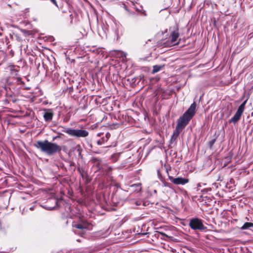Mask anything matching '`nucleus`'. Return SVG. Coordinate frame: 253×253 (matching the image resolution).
I'll return each instance as SVG.
<instances>
[{
  "mask_svg": "<svg viewBox=\"0 0 253 253\" xmlns=\"http://www.w3.org/2000/svg\"><path fill=\"white\" fill-rule=\"evenodd\" d=\"M196 104L193 103L188 109L177 120V124L171 137V141L177 139L182 129L188 125L195 114Z\"/></svg>",
  "mask_w": 253,
  "mask_h": 253,
  "instance_id": "f257e3e1",
  "label": "nucleus"
},
{
  "mask_svg": "<svg viewBox=\"0 0 253 253\" xmlns=\"http://www.w3.org/2000/svg\"><path fill=\"white\" fill-rule=\"evenodd\" d=\"M34 146L39 149L42 152L48 155H53L61 150L60 146L55 143L44 141H37L34 143Z\"/></svg>",
  "mask_w": 253,
  "mask_h": 253,
  "instance_id": "f03ea898",
  "label": "nucleus"
},
{
  "mask_svg": "<svg viewBox=\"0 0 253 253\" xmlns=\"http://www.w3.org/2000/svg\"><path fill=\"white\" fill-rule=\"evenodd\" d=\"M141 184L139 183L132 184H127V193L129 192L130 196L127 198V202L132 208H135L138 206L141 205L142 202L139 200H133L130 197V195L134 193L138 194V193L141 190Z\"/></svg>",
  "mask_w": 253,
  "mask_h": 253,
  "instance_id": "7ed1b4c3",
  "label": "nucleus"
},
{
  "mask_svg": "<svg viewBox=\"0 0 253 253\" xmlns=\"http://www.w3.org/2000/svg\"><path fill=\"white\" fill-rule=\"evenodd\" d=\"M63 132L68 134L70 136L80 138L86 137L89 133L85 129H72L71 128H64Z\"/></svg>",
  "mask_w": 253,
  "mask_h": 253,
  "instance_id": "20e7f679",
  "label": "nucleus"
},
{
  "mask_svg": "<svg viewBox=\"0 0 253 253\" xmlns=\"http://www.w3.org/2000/svg\"><path fill=\"white\" fill-rule=\"evenodd\" d=\"M189 226L194 230H204L206 229V227L203 224L202 219L198 218H193L190 219Z\"/></svg>",
  "mask_w": 253,
  "mask_h": 253,
  "instance_id": "39448f33",
  "label": "nucleus"
},
{
  "mask_svg": "<svg viewBox=\"0 0 253 253\" xmlns=\"http://www.w3.org/2000/svg\"><path fill=\"white\" fill-rule=\"evenodd\" d=\"M247 100L244 101L239 107L238 110L234 116L229 120V123L236 124L241 118V116L244 111Z\"/></svg>",
  "mask_w": 253,
  "mask_h": 253,
  "instance_id": "423d86ee",
  "label": "nucleus"
},
{
  "mask_svg": "<svg viewBox=\"0 0 253 253\" xmlns=\"http://www.w3.org/2000/svg\"><path fill=\"white\" fill-rule=\"evenodd\" d=\"M169 178L171 182L176 185H184L189 182L188 178H184L181 177L174 178L171 176H169Z\"/></svg>",
  "mask_w": 253,
  "mask_h": 253,
  "instance_id": "0eeeda50",
  "label": "nucleus"
},
{
  "mask_svg": "<svg viewBox=\"0 0 253 253\" xmlns=\"http://www.w3.org/2000/svg\"><path fill=\"white\" fill-rule=\"evenodd\" d=\"M77 229H74V232L75 234H79L81 236H83L85 233V230L86 226L84 225L81 224H76L74 225Z\"/></svg>",
  "mask_w": 253,
  "mask_h": 253,
  "instance_id": "6e6552de",
  "label": "nucleus"
},
{
  "mask_svg": "<svg viewBox=\"0 0 253 253\" xmlns=\"http://www.w3.org/2000/svg\"><path fill=\"white\" fill-rule=\"evenodd\" d=\"M43 114V118L46 122H51L53 116V112L51 109H45Z\"/></svg>",
  "mask_w": 253,
  "mask_h": 253,
  "instance_id": "1a4fd4ad",
  "label": "nucleus"
},
{
  "mask_svg": "<svg viewBox=\"0 0 253 253\" xmlns=\"http://www.w3.org/2000/svg\"><path fill=\"white\" fill-rule=\"evenodd\" d=\"M179 37V34L178 32V29H176V30L172 32L171 34V42L173 44H175V43H177V40Z\"/></svg>",
  "mask_w": 253,
  "mask_h": 253,
  "instance_id": "9d476101",
  "label": "nucleus"
},
{
  "mask_svg": "<svg viewBox=\"0 0 253 253\" xmlns=\"http://www.w3.org/2000/svg\"><path fill=\"white\" fill-rule=\"evenodd\" d=\"M251 228H253V223L251 222H245L243 225L241 227V230H247L250 229Z\"/></svg>",
  "mask_w": 253,
  "mask_h": 253,
  "instance_id": "9b49d317",
  "label": "nucleus"
},
{
  "mask_svg": "<svg viewBox=\"0 0 253 253\" xmlns=\"http://www.w3.org/2000/svg\"><path fill=\"white\" fill-rule=\"evenodd\" d=\"M110 136H111V134L109 133V132H107L106 133V139H105L104 137H102L101 139L100 140H98L97 141V144L99 145H102V144H103L105 142H106L108 141V140L109 139V138L110 137Z\"/></svg>",
  "mask_w": 253,
  "mask_h": 253,
  "instance_id": "f8f14e48",
  "label": "nucleus"
},
{
  "mask_svg": "<svg viewBox=\"0 0 253 253\" xmlns=\"http://www.w3.org/2000/svg\"><path fill=\"white\" fill-rule=\"evenodd\" d=\"M78 171L79 172L82 177H86L87 176V172L82 168H79Z\"/></svg>",
  "mask_w": 253,
  "mask_h": 253,
  "instance_id": "ddd939ff",
  "label": "nucleus"
},
{
  "mask_svg": "<svg viewBox=\"0 0 253 253\" xmlns=\"http://www.w3.org/2000/svg\"><path fill=\"white\" fill-rule=\"evenodd\" d=\"M92 162L94 164V165L96 166L98 169H100L99 165L100 164V160L97 158H93L91 160Z\"/></svg>",
  "mask_w": 253,
  "mask_h": 253,
  "instance_id": "4468645a",
  "label": "nucleus"
},
{
  "mask_svg": "<svg viewBox=\"0 0 253 253\" xmlns=\"http://www.w3.org/2000/svg\"><path fill=\"white\" fill-rule=\"evenodd\" d=\"M163 67V66H160V65H155L153 66V69L152 71L153 73H155L161 70V69Z\"/></svg>",
  "mask_w": 253,
  "mask_h": 253,
  "instance_id": "2eb2a0df",
  "label": "nucleus"
},
{
  "mask_svg": "<svg viewBox=\"0 0 253 253\" xmlns=\"http://www.w3.org/2000/svg\"><path fill=\"white\" fill-rule=\"evenodd\" d=\"M21 31L25 35H31L32 34V32L31 31H28L27 30H25V29H22L21 30Z\"/></svg>",
  "mask_w": 253,
  "mask_h": 253,
  "instance_id": "dca6fc26",
  "label": "nucleus"
},
{
  "mask_svg": "<svg viewBox=\"0 0 253 253\" xmlns=\"http://www.w3.org/2000/svg\"><path fill=\"white\" fill-rule=\"evenodd\" d=\"M134 1H132L131 0H127V4H132V5H133L134 4Z\"/></svg>",
  "mask_w": 253,
  "mask_h": 253,
  "instance_id": "f3484780",
  "label": "nucleus"
},
{
  "mask_svg": "<svg viewBox=\"0 0 253 253\" xmlns=\"http://www.w3.org/2000/svg\"><path fill=\"white\" fill-rule=\"evenodd\" d=\"M50 1L53 3L56 6H57V4L56 3V1L55 0H50Z\"/></svg>",
  "mask_w": 253,
  "mask_h": 253,
  "instance_id": "a211bd4d",
  "label": "nucleus"
},
{
  "mask_svg": "<svg viewBox=\"0 0 253 253\" xmlns=\"http://www.w3.org/2000/svg\"><path fill=\"white\" fill-rule=\"evenodd\" d=\"M159 233H160V234H161L162 236H166V237H168V235H167L165 233H163V232H160Z\"/></svg>",
  "mask_w": 253,
  "mask_h": 253,
  "instance_id": "6ab92c4d",
  "label": "nucleus"
},
{
  "mask_svg": "<svg viewBox=\"0 0 253 253\" xmlns=\"http://www.w3.org/2000/svg\"><path fill=\"white\" fill-rule=\"evenodd\" d=\"M201 185H202V183H199L197 184V190H199V187L201 186Z\"/></svg>",
  "mask_w": 253,
  "mask_h": 253,
  "instance_id": "aec40b11",
  "label": "nucleus"
},
{
  "mask_svg": "<svg viewBox=\"0 0 253 253\" xmlns=\"http://www.w3.org/2000/svg\"><path fill=\"white\" fill-rule=\"evenodd\" d=\"M44 208L46 209L49 210H52L54 208V207H44Z\"/></svg>",
  "mask_w": 253,
  "mask_h": 253,
  "instance_id": "412c9836",
  "label": "nucleus"
},
{
  "mask_svg": "<svg viewBox=\"0 0 253 253\" xmlns=\"http://www.w3.org/2000/svg\"><path fill=\"white\" fill-rule=\"evenodd\" d=\"M169 183H165L164 184V185H165V186H167V187H169Z\"/></svg>",
  "mask_w": 253,
  "mask_h": 253,
  "instance_id": "4be33fe9",
  "label": "nucleus"
},
{
  "mask_svg": "<svg viewBox=\"0 0 253 253\" xmlns=\"http://www.w3.org/2000/svg\"><path fill=\"white\" fill-rule=\"evenodd\" d=\"M53 200L54 201V203H55V205H57V200H55V199H54Z\"/></svg>",
  "mask_w": 253,
  "mask_h": 253,
  "instance_id": "5701e85b",
  "label": "nucleus"
},
{
  "mask_svg": "<svg viewBox=\"0 0 253 253\" xmlns=\"http://www.w3.org/2000/svg\"><path fill=\"white\" fill-rule=\"evenodd\" d=\"M135 8L136 9V10L137 11H140V9H139V8H138L137 7H135Z\"/></svg>",
  "mask_w": 253,
  "mask_h": 253,
  "instance_id": "b1692460",
  "label": "nucleus"
},
{
  "mask_svg": "<svg viewBox=\"0 0 253 253\" xmlns=\"http://www.w3.org/2000/svg\"><path fill=\"white\" fill-rule=\"evenodd\" d=\"M105 139H106V134L105 135V137H103Z\"/></svg>",
  "mask_w": 253,
  "mask_h": 253,
  "instance_id": "393cba45",
  "label": "nucleus"
},
{
  "mask_svg": "<svg viewBox=\"0 0 253 253\" xmlns=\"http://www.w3.org/2000/svg\"><path fill=\"white\" fill-rule=\"evenodd\" d=\"M33 209V207H32V208H30V210H32Z\"/></svg>",
  "mask_w": 253,
  "mask_h": 253,
  "instance_id": "a878e982",
  "label": "nucleus"
},
{
  "mask_svg": "<svg viewBox=\"0 0 253 253\" xmlns=\"http://www.w3.org/2000/svg\"><path fill=\"white\" fill-rule=\"evenodd\" d=\"M77 241L78 242H81V240H77Z\"/></svg>",
  "mask_w": 253,
  "mask_h": 253,
  "instance_id": "bb28decb",
  "label": "nucleus"
},
{
  "mask_svg": "<svg viewBox=\"0 0 253 253\" xmlns=\"http://www.w3.org/2000/svg\"><path fill=\"white\" fill-rule=\"evenodd\" d=\"M1 35V34H0V35Z\"/></svg>",
  "mask_w": 253,
  "mask_h": 253,
  "instance_id": "cd10ccee",
  "label": "nucleus"
}]
</instances>
